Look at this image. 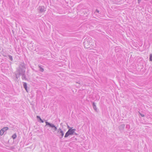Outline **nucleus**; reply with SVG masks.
Returning <instances> with one entry per match:
<instances>
[{"label":"nucleus","mask_w":152,"mask_h":152,"mask_svg":"<svg viewBox=\"0 0 152 152\" xmlns=\"http://www.w3.org/2000/svg\"><path fill=\"white\" fill-rule=\"evenodd\" d=\"M23 87L26 90V91L27 92H28V91H27V85L26 83H25V82H23Z\"/></svg>","instance_id":"11"},{"label":"nucleus","mask_w":152,"mask_h":152,"mask_svg":"<svg viewBox=\"0 0 152 152\" xmlns=\"http://www.w3.org/2000/svg\"><path fill=\"white\" fill-rule=\"evenodd\" d=\"M17 137L16 135L15 134H14L12 136V137L14 139H15Z\"/></svg>","instance_id":"16"},{"label":"nucleus","mask_w":152,"mask_h":152,"mask_svg":"<svg viewBox=\"0 0 152 152\" xmlns=\"http://www.w3.org/2000/svg\"><path fill=\"white\" fill-rule=\"evenodd\" d=\"M25 64L24 62L19 64L17 68L16 72L18 73L19 75H21L25 73L26 68Z\"/></svg>","instance_id":"1"},{"label":"nucleus","mask_w":152,"mask_h":152,"mask_svg":"<svg viewBox=\"0 0 152 152\" xmlns=\"http://www.w3.org/2000/svg\"><path fill=\"white\" fill-rule=\"evenodd\" d=\"M8 129V128L7 127H4V128H2L0 131V134L1 135H2L3 134L4 132H5Z\"/></svg>","instance_id":"6"},{"label":"nucleus","mask_w":152,"mask_h":152,"mask_svg":"<svg viewBox=\"0 0 152 152\" xmlns=\"http://www.w3.org/2000/svg\"><path fill=\"white\" fill-rule=\"evenodd\" d=\"M64 135V133L63 131H57V135L60 139L62 138Z\"/></svg>","instance_id":"5"},{"label":"nucleus","mask_w":152,"mask_h":152,"mask_svg":"<svg viewBox=\"0 0 152 152\" xmlns=\"http://www.w3.org/2000/svg\"><path fill=\"white\" fill-rule=\"evenodd\" d=\"M139 113L142 117H143L145 116V115L144 114H142L141 113Z\"/></svg>","instance_id":"20"},{"label":"nucleus","mask_w":152,"mask_h":152,"mask_svg":"<svg viewBox=\"0 0 152 152\" xmlns=\"http://www.w3.org/2000/svg\"><path fill=\"white\" fill-rule=\"evenodd\" d=\"M68 128H69V126H68Z\"/></svg>","instance_id":"26"},{"label":"nucleus","mask_w":152,"mask_h":152,"mask_svg":"<svg viewBox=\"0 0 152 152\" xmlns=\"http://www.w3.org/2000/svg\"><path fill=\"white\" fill-rule=\"evenodd\" d=\"M15 149V147L14 146H12L10 148V150H13Z\"/></svg>","instance_id":"18"},{"label":"nucleus","mask_w":152,"mask_h":152,"mask_svg":"<svg viewBox=\"0 0 152 152\" xmlns=\"http://www.w3.org/2000/svg\"><path fill=\"white\" fill-rule=\"evenodd\" d=\"M61 131H63L61 130V129L60 128H59V129H58L57 131L60 132Z\"/></svg>","instance_id":"21"},{"label":"nucleus","mask_w":152,"mask_h":152,"mask_svg":"<svg viewBox=\"0 0 152 152\" xmlns=\"http://www.w3.org/2000/svg\"><path fill=\"white\" fill-rule=\"evenodd\" d=\"M37 118L38 120V121L39 122L40 121V122L41 123H43L44 121L43 120L41 119V118L39 116L37 115Z\"/></svg>","instance_id":"10"},{"label":"nucleus","mask_w":152,"mask_h":152,"mask_svg":"<svg viewBox=\"0 0 152 152\" xmlns=\"http://www.w3.org/2000/svg\"><path fill=\"white\" fill-rule=\"evenodd\" d=\"M20 75H19L18 73H16V72H15V77L17 79H18V78L19 77Z\"/></svg>","instance_id":"12"},{"label":"nucleus","mask_w":152,"mask_h":152,"mask_svg":"<svg viewBox=\"0 0 152 152\" xmlns=\"http://www.w3.org/2000/svg\"><path fill=\"white\" fill-rule=\"evenodd\" d=\"M90 41L91 39L90 38H86L84 40L83 43L85 48H89Z\"/></svg>","instance_id":"2"},{"label":"nucleus","mask_w":152,"mask_h":152,"mask_svg":"<svg viewBox=\"0 0 152 152\" xmlns=\"http://www.w3.org/2000/svg\"><path fill=\"white\" fill-rule=\"evenodd\" d=\"M125 127V125L122 124L118 126V129L121 132H123Z\"/></svg>","instance_id":"8"},{"label":"nucleus","mask_w":152,"mask_h":152,"mask_svg":"<svg viewBox=\"0 0 152 152\" xmlns=\"http://www.w3.org/2000/svg\"><path fill=\"white\" fill-rule=\"evenodd\" d=\"M126 128L129 129L130 128V126L129 125H127L126 126Z\"/></svg>","instance_id":"19"},{"label":"nucleus","mask_w":152,"mask_h":152,"mask_svg":"<svg viewBox=\"0 0 152 152\" xmlns=\"http://www.w3.org/2000/svg\"><path fill=\"white\" fill-rule=\"evenodd\" d=\"M141 0H138L137 2L138 4H139L141 1Z\"/></svg>","instance_id":"23"},{"label":"nucleus","mask_w":152,"mask_h":152,"mask_svg":"<svg viewBox=\"0 0 152 152\" xmlns=\"http://www.w3.org/2000/svg\"><path fill=\"white\" fill-rule=\"evenodd\" d=\"M74 134H75L76 135H77V133H76L75 132H74Z\"/></svg>","instance_id":"25"},{"label":"nucleus","mask_w":152,"mask_h":152,"mask_svg":"<svg viewBox=\"0 0 152 152\" xmlns=\"http://www.w3.org/2000/svg\"><path fill=\"white\" fill-rule=\"evenodd\" d=\"M21 75L22 76V78L23 80H27L28 79L26 77V75L25 73H24L21 74Z\"/></svg>","instance_id":"9"},{"label":"nucleus","mask_w":152,"mask_h":152,"mask_svg":"<svg viewBox=\"0 0 152 152\" xmlns=\"http://www.w3.org/2000/svg\"><path fill=\"white\" fill-rule=\"evenodd\" d=\"M92 105L93 106V108L95 110H96V106L94 102H93L92 103Z\"/></svg>","instance_id":"14"},{"label":"nucleus","mask_w":152,"mask_h":152,"mask_svg":"<svg viewBox=\"0 0 152 152\" xmlns=\"http://www.w3.org/2000/svg\"><path fill=\"white\" fill-rule=\"evenodd\" d=\"M149 60L150 61H152V54H151L150 55Z\"/></svg>","instance_id":"17"},{"label":"nucleus","mask_w":152,"mask_h":152,"mask_svg":"<svg viewBox=\"0 0 152 152\" xmlns=\"http://www.w3.org/2000/svg\"><path fill=\"white\" fill-rule=\"evenodd\" d=\"M95 12H97V13H99V11L97 9H96V10Z\"/></svg>","instance_id":"22"},{"label":"nucleus","mask_w":152,"mask_h":152,"mask_svg":"<svg viewBox=\"0 0 152 152\" xmlns=\"http://www.w3.org/2000/svg\"><path fill=\"white\" fill-rule=\"evenodd\" d=\"M45 126H48L49 127L52 128L55 131L57 130V127H56L53 124L50 123L48 122L47 121H46L45 122Z\"/></svg>","instance_id":"3"},{"label":"nucleus","mask_w":152,"mask_h":152,"mask_svg":"<svg viewBox=\"0 0 152 152\" xmlns=\"http://www.w3.org/2000/svg\"><path fill=\"white\" fill-rule=\"evenodd\" d=\"M38 10H39V11L41 12H43L46 11L45 8L44 6H39L38 8Z\"/></svg>","instance_id":"7"},{"label":"nucleus","mask_w":152,"mask_h":152,"mask_svg":"<svg viewBox=\"0 0 152 152\" xmlns=\"http://www.w3.org/2000/svg\"><path fill=\"white\" fill-rule=\"evenodd\" d=\"M39 68V70L41 72H43L44 71V69L43 68H42L40 66H38Z\"/></svg>","instance_id":"13"},{"label":"nucleus","mask_w":152,"mask_h":152,"mask_svg":"<svg viewBox=\"0 0 152 152\" xmlns=\"http://www.w3.org/2000/svg\"><path fill=\"white\" fill-rule=\"evenodd\" d=\"M74 133L73 130H72V128H70L69 129L67 132L66 133L64 136V137L66 138L69 135H71L74 134Z\"/></svg>","instance_id":"4"},{"label":"nucleus","mask_w":152,"mask_h":152,"mask_svg":"<svg viewBox=\"0 0 152 152\" xmlns=\"http://www.w3.org/2000/svg\"><path fill=\"white\" fill-rule=\"evenodd\" d=\"M72 130H73V131H74V133L75 131H76V129H72Z\"/></svg>","instance_id":"24"},{"label":"nucleus","mask_w":152,"mask_h":152,"mask_svg":"<svg viewBox=\"0 0 152 152\" xmlns=\"http://www.w3.org/2000/svg\"><path fill=\"white\" fill-rule=\"evenodd\" d=\"M9 59L12 61H13V58L12 56L10 55H8Z\"/></svg>","instance_id":"15"}]
</instances>
